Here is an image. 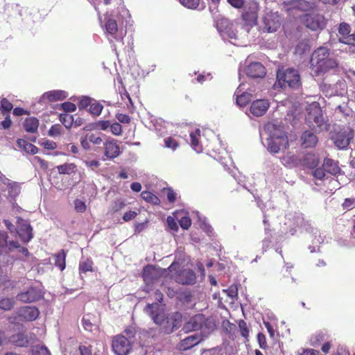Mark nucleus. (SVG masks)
<instances>
[{"instance_id":"obj_20","label":"nucleus","mask_w":355,"mask_h":355,"mask_svg":"<svg viewBox=\"0 0 355 355\" xmlns=\"http://www.w3.org/2000/svg\"><path fill=\"white\" fill-rule=\"evenodd\" d=\"M203 320V314H196L184 324L183 329L187 332L201 330Z\"/></svg>"},{"instance_id":"obj_47","label":"nucleus","mask_w":355,"mask_h":355,"mask_svg":"<svg viewBox=\"0 0 355 355\" xmlns=\"http://www.w3.org/2000/svg\"><path fill=\"white\" fill-rule=\"evenodd\" d=\"M239 327L241 331V335L248 339L250 331L247 323L244 320H240L239 322Z\"/></svg>"},{"instance_id":"obj_27","label":"nucleus","mask_w":355,"mask_h":355,"mask_svg":"<svg viewBox=\"0 0 355 355\" xmlns=\"http://www.w3.org/2000/svg\"><path fill=\"white\" fill-rule=\"evenodd\" d=\"M10 341L18 347H24L28 346L29 340L27 336L23 332H19L10 337Z\"/></svg>"},{"instance_id":"obj_64","label":"nucleus","mask_w":355,"mask_h":355,"mask_svg":"<svg viewBox=\"0 0 355 355\" xmlns=\"http://www.w3.org/2000/svg\"><path fill=\"white\" fill-rule=\"evenodd\" d=\"M297 355H320V352L314 349H302Z\"/></svg>"},{"instance_id":"obj_30","label":"nucleus","mask_w":355,"mask_h":355,"mask_svg":"<svg viewBox=\"0 0 355 355\" xmlns=\"http://www.w3.org/2000/svg\"><path fill=\"white\" fill-rule=\"evenodd\" d=\"M200 132H201L200 129L197 128L195 130V131L190 133L191 146L197 153H200L202 151V147L200 144L199 141Z\"/></svg>"},{"instance_id":"obj_25","label":"nucleus","mask_w":355,"mask_h":355,"mask_svg":"<svg viewBox=\"0 0 355 355\" xmlns=\"http://www.w3.org/2000/svg\"><path fill=\"white\" fill-rule=\"evenodd\" d=\"M42 98L49 102H55L65 99L67 98V95L64 91L53 90L44 93Z\"/></svg>"},{"instance_id":"obj_35","label":"nucleus","mask_w":355,"mask_h":355,"mask_svg":"<svg viewBox=\"0 0 355 355\" xmlns=\"http://www.w3.org/2000/svg\"><path fill=\"white\" fill-rule=\"evenodd\" d=\"M105 26L106 33L116 39V35L118 32V25L116 21L114 19L110 18L106 21Z\"/></svg>"},{"instance_id":"obj_46","label":"nucleus","mask_w":355,"mask_h":355,"mask_svg":"<svg viewBox=\"0 0 355 355\" xmlns=\"http://www.w3.org/2000/svg\"><path fill=\"white\" fill-rule=\"evenodd\" d=\"M180 3L189 9H196L199 3L200 0H179Z\"/></svg>"},{"instance_id":"obj_52","label":"nucleus","mask_w":355,"mask_h":355,"mask_svg":"<svg viewBox=\"0 0 355 355\" xmlns=\"http://www.w3.org/2000/svg\"><path fill=\"white\" fill-rule=\"evenodd\" d=\"M74 208L75 210L78 213H83L86 211L85 202L81 200L76 199L74 200Z\"/></svg>"},{"instance_id":"obj_15","label":"nucleus","mask_w":355,"mask_h":355,"mask_svg":"<svg viewBox=\"0 0 355 355\" xmlns=\"http://www.w3.org/2000/svg\"><path fill=\"white\" fill-rule=\"evenodd\" d=\"M203 338L201 334L191 335L181 340L177 345L180 351H186L198 345Z\"/></svg>"},{"instance_id":"obj_45","label":"nucleus","mask_w":355,"mask_h":355,"mask_svg":"<svg viewBox=\"0 0 355 355\" xmlns=\"http://www.w3.org/2000/svg\"><path fill=\"white\" fill-rule=\"evenodd\" d=\"M165 146L175 150L179 146V143L172 137H168L164 139Z\"/></svg>"},{"instance_id":"obj_8","label":"nucleus","mask_w":355,"mask_h":355,"mask_svg":"<svg viewBox=\"0 0 355 355\" xmlns=\"http://www.w3.org/2000/svg\"><path fill=\"white\" fill-rule=\"evenodd\" d=\"M44 292L37 286H31L26 290L19 292L16 295L17 301L24 304H31L44 298Z\"/></svg>"},{"instance_id":"obj_55","label":"nucleus","mask_w":355,"mask_h":355,"mask_svg":"<svg viewBox=\"0 0 355 355\" xmlns=\"http://www.w3.org/2000/svg\"><path fill=\"white\" fill-rule=\"evenodd\" d=\"M78 349L80 355H92V347L90 345H80Z\"/></svg>"},{"instance_id":"obj_48","label":"nucleus","mask_w":355,"mask_h":355,"mask_svg":"<svg viewBox=\"0 0 355 355\" xmlns=\"http://www.w3.org/2000/svg\"><path fill=\"white\" fill-rule=\"evenodd\" d=\"M33 352L34 355H51L48 348L43 345L35 346Z\"/></svg>"},{"instance_id":"obj_14","label":"nucleus","mask_w":355,"mask_h":355,"mask_svg":"<svg viewBox=\"0 0 355 355\" xmlns=\"http://www.w3.org/2000/svg\"><path fill=\"white\" fill-rule=\"evenodd\" d=\"M32 230L31 225L27 221L21 218L18 220L17 234L23 242L28 243L32 239Z\"/></svg>"},{"instance_id":"obj_12","label":"nucleus","mask_w":355,"mask_h":355,"mask_svg":"<svg viewBox=\"0 0 355 355\" xmlns=\"http://www.w3.org/2000/svg\"><path fill=\"white\" fill-rule=\"evenodd\" d=\"M162 277L160 269L152 265L145 266L142 272V277L146 284L151 285Z\"/></svg>"},{"instance_id":"obj_9","label":"nucleus","mask_w":355,"mask_h":355,"mask_svg":"<svg viewBox=\"0 0 355 355\" xmlns=\"http://www.w3.org/2000/svg\"><path fill=\"white\" fill-rule=\"evenodd\" d=\"M132 343L122 334L113 337L112 348L116 355H128L132 349Z\"/></svg>"},{"instance_id":"obj_3","label":"nucleus","mask_w":355,"mask_h":355,"mask_svg":"<svg viewBox=\"0 0 355 355\" xmlns=\"http://www.w3.org/2000/svg\"><path fill=\"white\" fill-rule=\"evenodd\" d=\"M305 121L307 125L315 132L328 130L329 124L323 116L322 110L318 103L310 104L306 108Z\"/></svg>"},{"instance_id":"obj_4","label":"nucleus","mask_w":355,"mask_h":355,"mask_svg":"<svg viewBox=\"0 0 355 355\" xmlns=\"http://www.w3.org/2000/svg\"><path fill=\"white\" fill-rule=\"evenodd\" d=\"M275 85L281 88H299L301 85V78L298 71L293 68L279 69L277 72Z\"/></svg>"},{"instance_id":"obj_26","label":"nucleus","mask_w":355,"mask_h":355,"mask_svg":"<svg viewBox=\"0 0 355 355\" xmlns=\"http://www.w3.org/2000/svg\"><path fill=\"white\" fill-rule=\"evenodd\" d=\"M282 163L287 168H293L300 164V159L294 153L288 152L281 158Z\"/></svg>"},{"instance_id":"obj_21","label":"nucleus","mask_w":355,"mask_h":355,"mask_svg":"<svg viewBox=\"0 0 355 355\" xmlns=\"http://www.w3.org/2000/svg\"><path fill=\"white\" fill-rule=\"evenodd\" d=\"M104 148L105 155L109 159H114L121 153L119 146L114 139L105 142Z\"/></svg>"},{"instance_id":"obj_58","label":"nucleus","mask_w":355,"mask_h":355,"mask_svg":"<svg viewBox=\"0 0 355 355\" xmlns=\"http://www.w3.org/2000/svg\"><path fill=\"white\" fill-rule=\"evenodd\" d=\"M257 340L259 345V347L265 349L268 347L266 338V336L263 333H259L257 335Z\"/></svg>"},{"instance_id":"obj_39","label":"nucleus","mask_w":355,"mask_h":355,"mask_svg":"<svg viewBox=\"0 0 355 355\" xmlns=\"http://www.w3.org/2000/svg\"><path fill=\"white\" fill-rule=\"evenodd\" d=\"M110 122L109 121H98L95 123L90 124L89 125L84 128V130L98 129L101 130H106L110 127Z\"/></svg>"},{"instance_id":"obj_42","label":"nucleus","mask_w":355,"mask_h":355,"mask_svg":"<svg viewBox=\"0 0 355 355\" xmlns=\"http://www.w3.org/2000/svg\"><path fill=\"white\" fill-rule=\"evenodd\" d=\"M7 235L1 234L0 235V245H5L8 248V250L10 251L15 249V248H19L20 245L17 241H7L6 240Z\"/></svg>"},{"instance_id":"obj_17","label":"nucleus","mask_w":355,"mask_h":355,"mask_svg":"<svg viewBox=\"0 0 355 355\" xmlns=\"http://www.w3.org/2000/svg\"><path fill=\"white\" fill-rule=\"evenodd\" d=\"M245 74L252 78H263L266 74L265 67L260 62L250 64L245 70Z\"/></svg>"},{"instance_id":"obj_22","label":"nucleus","mask_w":355,"mask_h":355,"mask_svg":"<svg viewBox=\"0 0 355 355\" xmlns=\"http://www.w3.org/2000/svg\"><path fill=\"white\" fill-rule=\"evenodd\" d=\"M325 171L332 175H337L340 173V168L338 162L330 158H325L322 164Z\"/></svg>"},{"instance_id":"obj_19","label":"nucleus","mask_w":355,"mask_h":355,"mask_svg":"<svg viewBox=\"0 0 355 355\" xmlns=\"http://www.w3.org/2000/svg\"><path fill=\"white\" fill-rule=\"evenodd\" d=\"M301 145L304 148L315 147L318 142V138L315 133L311 130H305L300 137Z\"/></svg>"},{"instance_id":"obj_11","label":"nucleus","mask_w":355,"mask_h":355,"mask_svg":"<svg viewBox=\"0 0 355 355\" xmlns=\"http://www.w3.org/2000/svg\"><path fill=\"white\" fill-rule=\"evenodd\" d=\"M0 104L1 114L5 117L3 121H0V129L6 130L12 125L10 114L13 105L6 98L1 99Z\"/></svg>"},{"instance_id":"obj_37","label":"nucleus","mask_w":355,"mask_h":355,"mask_svg":"<svg viewBox=\"0 0 355 355\" xmlns=\"http://www.w3.org/2000/svg\"><path fill=\"white\" fill-rule=\"evenodd\" d=\"M15 304L13 298L2 297L0 300V309L4 311H8L12 309Z\"/></svg>"},{"instance_id":"obj_2","label":"nucleus","mask_w":355,"mask_h":355,"mask_svg":"<svg viewBox=\"0 0 355 355\" xmlns=\"http://www.w3.org/2000/svg\"><path fill=\"white\" fill-rule=\"evenodd\" d=\"M144 310L156 324L162 326V331L167 334L178 329L182 322V316L180 313L175 312L166 317L158 303L148 304Z\"/></svg>"},{"instance_id":"obj_28","label":"nucleus","mask_w":355,"mask_h":355,"mask_svg":"<svg viewBox=\"0 0 355 355\" xmlns=\"http://www.w3.org/2000/svg\"><path fill=\"white\" fill-rule=\"evenodd\" d=\"M56 168L58 169V173L60 175L75 174L78 171L77 166L74 163H64L57 166Z\"/></svg>"},{"instance_id":"obj_10","label":"nucleus","mask_w":355,"mask_h":355,"mask_svg":"<svg viewBox=\"0 0 355 355\" xmlns=\"http://www.w3.org/2000/svg\"><path fill=\"white\" fill-rule=\"evenodd\" d=\"M304 24L312 31L322 30L326 26L324 16L319 14H305L302 17Z\"/></svg>"},{"instance_id":"obj_36","label":"nucleus","mask_w":355,"mask_h":355,"mask_svg":"<svg viewBox=\"0 0 355 355\" xmlns=\"http://www.w3.org/2000/svg\"><path fill=\"white\" fill-rule=\"evenodd\" d=\"M141 196L142 199H144L146 202L157 205L160 203L159 198L153 193L148 191H144L141 193Z\"/></svg>"},{"instance_id":"obj_18","label":"nucleus","mask_w":355,"mask_h":355,"mask_svg":"<svg viewBox=\"0 0 355 355\" xmlns=\"http://www.w3.org/2000/svg\"><path fill=\"white\" fill-rule=\"evenodd\" d=\"M270 104L268 100L259 99L254 101L250 106V112L255 116H261L266 114Z\"/></svg>"},{"instance_id":"obj_40","label":"nucleus","mask_w":355,"mask_h":355,"mask_svg":"<svg viewBox=\"0 0 355 355\" xmlns=\"http://www.w3.org/2000/svg\"><path fill=\"white\" fill-rule=\"evenodd\" d=\"M94 263L91 259H87L79 263L80 273H86L87 272H92Z\"/></svg>"},{"instance_id":"obj_41","label":"nucleus","mask_w":355,"mask_h":355,"mask_svg":"<svg viewBox=\"0 0 355 355\" xmlns=\"http://www.w3.org/2000/svg\"><path fill=\"white\" fill-rule=\"evenodd\" d=\"M60 121L64 125V126L69 129L73 125V116L69 114L68 113L60 114L59 116Z\"/></svg>"},{"instance_id":"obj_5","label":"nucleus","mask_w":355,"mask_h":355,"mask_svg":"<svg viewBox=\"0 0 355 355\" xmlns=\"http://www.w3.org/2000/svg\"><path fill=\"white\" fill-rule=\"evenodd\" d=\"M273 128L274 131L270 133L267 140V148L272 153H277L281 148H286L288 146V139L284 131L275 128V125Z\"/></svg>"},{"instance_id":"obj_62","label":"nucleus","mask_w":355,"mask_h":355,"mask_svg":"<svg viewBox=\"0 0 355 355\" xmlns=\"http://www.w3.org/2000/svg\"><path fill=\"white\" fill-rule=\"evenodd\" d=\"M166 222H167L168 227L171 230H172L175 232H178V225L176 221L175 220V219L172 216H168L166 218Z\"/></svg>"},{"instance_id":"obj_60","label":"nucleus","mask_w":355,"mask_h":355,"mask_svg":"<svg viewBox=\"0 0 355 355\" xmlns=\"http://www.w3.org/2000/svg\"><path fill=\"white\" fill-rule=\"evenodd\" d=\"M325 172L326 171L323 167L317 168L313 171L312 174L315 178L322 180L325 176Z\"/></svg>"},{"instance_id":"obj_53","label":"nucleus","mask_w":355,"mask_h":355,"mask_svg":"<svg viewBox=\"0 0 355 355\" xmlns=\"http://www.w3.org/2000/svg\"><path fill=\"white\" fill-rule=\"evenodd\" d=\"M87 135L89 142L92 143L94 145H100L103 141L101 137L98 134L91 133Z\"/></svg>"},{"instance_id":"obj_44","label":"nucleus","mask_w":355,"mask_h":355,"mask_svg":"<svg viewBox=\"0 0 355 355\" xmlns=\"http://www.w3.org/2000/svg\"><path fill=\"white\" fill-rule=\"evenodd\" d=\"M343 209L344 210H352L355 208V198H345L342 204Z\"/></svg>"},{"instance_id":"obj_6","label":"nucleus","mask_w":355,"mask_h":355,"mask_svg":"<svg viewBox=\"0 0 355 355\" xmlns=\"http://www.w3.org/2000/svg\"><path fill=\"white\" fill-rule=\"evenodd\" d=\"M282 19L278 12H266L261 19L260 30L263 33H275L282 25Z\"/></svg>"},{"instance_id":"obj_51","label":"nucleus","mask_w":355,"mask_h":355,"mask_svg":"<svg viewBox=\"0 0 355 355\" xmlns=\"http://www.w3.org/2000/svg\"><path fill=\"white\" fill-rule=\"evenodd\" d=\"M60 107L66 112H73L76 110V105L69 101L62 103L60 105Z\"/></svg>"},{"instance_id":"obj_32","label":"nucleus","mask_w":355,"mask_h":355,"mask_svg":"<svg viewBox=\"0 0 355 355\" xmlns=\"http://www.w3.org/2000/svg\"><path fill=\"white\" fill-rule=\"evenodd\" d=\"M201 330L205 334H209L216 329V324L213 318H206L204 315Z\"/></svg>"},{"instance_id":"obj_57","label":"nucleus","mask_w":355,"mask_h":355,"mask_svg":"<svg viewBox=\"0 0 355 355\" xmlns=\"http://www.w3.org/2000/svg\"><path fill=\"white\" fill-rule=\"evenodd\" d=\"M61 134V125L60 124L53 125L49 130V135L57 137Z\"/></svg>"},{"instance_id":"obj_50","label":"nucleus","mask_w":355,"mask_h":355,"mask_svg":"<svg viewBox=\"0 0 355 355\" xmlns=\"http://www.w3.org/2000/svg\"><path fill=\"white\" fill-rule=\"evenodd\" d=\"M183 275H185L187 277V279L183 282V284H193L196 282V274L191 270H185L182 273Z\"/></svg>"},{"instance_id":"obj_7","label":"nucleus","mask_w":355,"mask_h":355,"mask_svg":"<svg viewBox=\"0 0 355 355\" xmlns=\"http://www.w3.org/2000/svg\"><path fill=\"white\" fill-rule=\"evenodd\" d=\"M39 315L40 311L36 306H21L8 318V321L10 323H15L17 320L33 321Z\"/></svg>"},{"instance_id":"obj_61","label":"nucleus","mask_w":355,"mask_h":355,"mask_svg":"<svg viewBox=\"0 0 355 355\" xmlns=\"http://www.w3.org/2000/svg\"><path fill=\"white\" fill-rule=\"evenodd\" d=\"M91 104V98L89 97L84 96L83 97L79 103L78 107L80 110L85 109Z\"/></svg>"},{"instance_id":"obj_29","label":"nucleus","mask_w":355,"mask_h":355,"mask_svg":"<svg viewBox=\"0 0 355 355\" xmlns=\"http://www.w3.org/2000/svg\"><path fill=\"white\" fill-rule=\"evenodd\" d=\"M39 120L35 117L26 118L24 122V128L28 132L35 133L37 131Z\"/></svg>"},{"instance_id":"obj_34","label":"nucleus","mask_w":355,"mask_h":355,"mask_svg":"<svg viewBox=\"0 0 355 355\" xmlns=\"http://www.w3.org/2000/svg\"><path fill=\"white\" fill-rule=\"evenodd\" d=\"M126 206L125 200L123 198L116 199L112 201L110 209L109 214H114L119 211L122 210Z\"/></svg>"},{"instance_id":"obj_31","label":"nucleus","mask_w":355,"mask_h":355,"mask_svg":"<svg viewBox=\"0 0 355 355\" xmlns=\"http://www.w3.org/2000/svg\"><path fill=\"white\" fill-rule=\"evenodd\" d=\"M66 252L61 250L58 253L53 255L54 265L60 270H63L66 267Z\"/></svg>"},{"instance_id":"obj_59","label":"nucleus","mask_w":355,"mask_h":355,"mask_svg":"<svg viewBox=\"0 0 355 355\" xmlns=\"http://www.w3.org/2000/svg\"><path fill=\"white\" fill-rule=\"evenodd\" d=\"M116 119L122 123H130L131 121V118L130 116L125 114L118 113L116 114Z\"/></svg>"},{"instance_id":"obj_13","label":"nucleus","mask_w":355,"mask_h":355,"mask_svg":"<svg viewBox=\"0 0 355 355\" xmlns=\"http://www.w3.org/2000/svg\"><path fill=\"white\" fill-rule=\"evenodd\" d=\"M259 7V3L253 1L245 10L242 19L247 24L252 26L257 24Z\"/></svg>"},{"instance_id":"obj_49","label":"nucleus","mask_w":355,"mask_h":355,"mask_svg":"<svg viewBox=\"0 0 355 355\" xmlns=\"http://www.w3.org/2000/svg\"><path fill=\"white\" fill-rule=\"evenodd\" d=\"M82 324L85 330L87 331H92L94 324L92 322L89 316H84L82 319Z\"/></svg>"},{"instance_id":"obj_1","label":"nucleus","mask_w":355,"mask_h":355,"mask_svg":"<svg viewBox=\"0 0 355 355\" xmlns=\"http://www.w3.org/2000/svg\"><path fill=\"white\" fill-rule=\"evenodd\" d=\"M338 66V60L327 47L320 46L311 55L310 69L311 75L314 77L324 75L330 71L336 72Z\"/></svg>"},{"instance_id":"obj_16","label":"nucleus","mask_w":355,"mask_h":355,"mask_svg":"<svg viewBox=\"0 0 355 355\" xmlns=\"http://www.w3.org/2000/svg\"><path fill=\"white\" fill-rule=\"evenodd\" d=\"M350 26L345 22L340 24L338 33L341 36L339 38L340 42L348 44L355 46V33L350 34Z\"/></svg>"},{"instance_id":"obj_54","label":"nucleus","mask_w":355,"mask_h":355,"mask_svg":"<svg viewBox=\"0 0 355 355\" xmlns=\"http://www.w3.org/2000/svg\"><path fill=\"white\" fill-rule=\"evenodd\" d=\"M110 130L114 135L119 136L122 134V126L119 123L115 122L110 124Z\"/></svg>"},{"instance_id":"obj_38","label":"nucleus","mask_w":355,"mask_h":355,"mask_svg":"<svg viewBox=\"0 0 355 355\" xmlns=\"http://www.w3.org/2000/svg\"><path fill=\"white\" fill-rule=\"evenodd\" d=\"M252 99V94L248 92H243L237 94L236 103L240 107L246 106Z\"/></svg>"},{"instance_id":"obj_23","label":"nucleus","mask_w":355,"mask_h":355,"mask_svg":"<svg viewBox=\"0 0 355 355\" xmlns=\"http://www.w3.org/2000/svg\"><path fill=\"white\" fill-rule=\"evenodd\" d=\"M319 162V159L316 155L307 153L302 159H300V164L309 168H315L318 166Z\"/></svg>"},{"instance_id":"obj_56","label":"nucleus","mask_w":355,"mask_h":355,"mask_svg":"<svg viewBox=\"0 0 355 355\" xmlns=\"http://www.w3.org/2000/svg\"><path fill=\"white\" fill-rule=\"evenodd\" d=\"M180 227L184 230H188L191 225V220L189 216H183L179 220Z\"/></svg>"},{"instance_id":"obj_63","label":"nucleus","mask_w":355,"mask_h":355,"mask_svg":"<svg viewBox=\"0 0 355 355\" xmlns=\"http://www.w3.org/2000/svg\"><path fill=\"white\" fill-rule=\"evenodd\" d=\"M138 213L135 211H129L125 212L123 216V219L125 222H128L134 219L137 216Z\"/></svg>"},{"instance_id":"obj_33","label":"nucleus","mask_w":355,"mask_h":355,"mask_svg":"<svg viewBox=\"0 0 355 355\" xmlns=\"http://www.w3.org/2000/svg\"><path fill=\"white\" fill-rule=\"evenodd\" d=\"M334 144L338 148L343 149L349 146V138L345 134L338 133L334 138Z\"/></svg>"},{"instance_id":"obj_43","label":"nucleus","mask_w":355,"mask_h":355,"mask_svg":"<svg viewBox=\"0 0 355 355\" xmlns=\"http://www.w3.org/2000/svg\"><path fill=\"white\" fill-rule=\"evenodd\" d=\"M89 112L94 116H99L103 109V106L99 102H94L89 105Z\"/></svg>"},{"instance_id":"obj_24","label":"nucleus","mask_w":355,"mask_h":355,"mask_svg":"<svg viewBox=\"0 0 355 355\" xmlns=\"http://www.w3.org/2000/svg\"><path fill=\"white\" fill-rule=\"evenodd\" d=\"M21 193V186L17 182H12V184L8 187V200L15 206L16 203V198Z\"/></svg>"}]
</instances>
